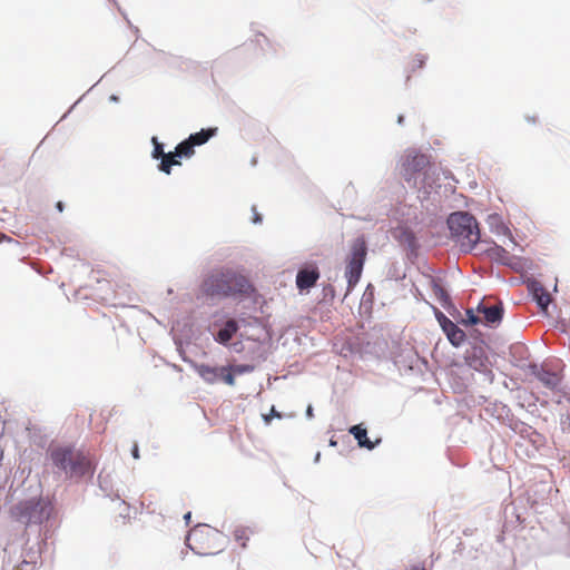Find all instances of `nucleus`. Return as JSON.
<instances>
[{
    "instance_id": "nucleus-30",
    "label": "nucleus",
    "mask_w": 570,
    "mask_h": 570,
    "mask_svg": "<svg viewBox=\"0 0 570 570\" xmlns=\"http://www.w3.org/2000/svg\"><path fill=\"white\" fill-rule=\"evenodd\" d=\"M253 222H254L255 224H258V223H261V222H262V217H261V215H259L258 213H256V212L254 213Z\"/></svg>"
},
{
    "instance_id": "nucleus-32",
    "label": "nucleus",
    "mask_w": 570,
    "mask_h": 570,
    "mask_svg": "<svg viewBox=\"0 0 570 570\" xmlns=\"http://www.w3.org/2000/svg\"><path fill=\"white\" fill-rule=\"evenodd\" d=\"M3 240H8V242H10V240H11V238H10V237H8L7 235H4V234H1V233H0V243H1V242H3Z\"/></svg>"
},
{
    "instance_id": "nucleus-22",
    "label": "nucleus",
    "mask_w": 570,
    "mask_h": 570,
    "mask_svg": "<svg viewBox=\"0 0 570 570\" xmlns=\"http://www.w3.org/2000/svg\"><path fill=\"white\" fill-rule=\"evenodd\" d=\"M235 373L230 371V366L220 367V374L219 379L223 380L227 385L234 386L235 385Z\"/></svg>"
},
{
    "instance_id": "nucleus-28",
    "label": "nucleus",
    "mask_w": 570,
    "mask_h": 570,
    "mask_svg": "<svg viewBox=\"0 0 570 570\" xmlns=\"http://www.w3.org/2000/svg\"><path fill=\"white\" fill-rule=\"evenodd\" d=\"M433 292L439 297L445 296L444 289L436 283H433Z\"/></svg>"
},
{
    "instance_id": "nucleus-6",
    "label": "nucleus",
    "mask_w": 570,
    "mask_h": 570,
    "mask_svg": "<svg viewBox=\"0 0 570 570\" xmlns=\"http://www.w3.org/2000/svg\"><path fill=\"white\" fill-rule=\"evenodd\" d=\"M367 256V243L365 237L358 236L350 244V249L345 258V278L347 281V293H350L358 283Z\"/></svg>"
},
{
    "instance_id": "nucleus-13",
    "label": "nucleus",
    "mask_w": 570,
    "mask_h": 570,
    "mask_svg": "<svg viewBox=\"0 0 570 570\" xmlns=\"http://www.w3.org/2000/svg\"><path fill=\"white\" fill-rule=\"evenodd\" d=\"M237 330L238 325L236 321L229 320L226 322L225 326L218 331L215 340L220 344H226L233 338Z\"/></svg>"
},
{
    "instance_id": "nucleus-14",
    "label": "nucleus",
    "mask_w": 570,
    "mask_h": 570,
    "mask_svg": "<svg viewBox=\"0 0 570 570\" xmlns=\"http://www.w3.org/2000/svg\"><path fill=\"white\" fill-rule=\"evenodd\" d=\"M531 289L537 304L546 311L551 302L550 294L539 283H533Z\"/></svg>"
},
{
    "instance_id": "nucleus-36",
    "label": "nucleus",
    "mask_w": 570,
    "mask_h": 570,
    "mask_svg": "<svg viewBox=\"0 0 570 570\" xmlns=\"http://www.w3.org/2000/svg\"><path fill=\"white\" fill-rule=\"evenodd\" d=\"M403 120H404V117H403V116H399V118H397V122H399V124H403Z\"/></svg>"
},
{
    "instance_id": "nucleus-18",
    "label": "nucleus",
    "mask_w": 570,
    "mask_h": 570,
    "mask_svg": "<svg viewBox=\"0 0 570 570\" xmlns=\"http://www.w3.org/2000/svg\"><path fill=\"white\" fill-rule=\"evenodd\" d=\"M252 534H253V531L248 527H237V528H235V530L233 532L235 541L242 548H246L247 541L249 540Z\"/></svg>"
},
{
    "instance_id": "nucleus-24",
    "label": "nucleus",
    "mask_w": 570,
    "mask_h": 570,
    "mask_svg": "<svg viewBox=\"0 0 570 570\" xmlns=\"http://www.w3.org/2000/svg\"><path fill=\"white\" fill-rule=\"evenodd\" d=\"M230 371L236 375H240L244 373H249L254 371V366L249 364H239L230 366Z\"/></svg>"
},
{
    "instance_id": "nucleus-10",
    "label": "nucleus",
    "mask_w": 570,
    "mask_h": 570,
    "mask_svg": "<svg viewBox=\"0 0 570 570\" xmlns=\"http://www.w3.org/2000/svg\"><path fill=\"white\" fill-rule=\"evenodd\" d=\"M478 312L483 315L488 324H498L501 322L503 316V307L501 303L490 306L481 303L478 306Z\"/></svg>"
},
{
    "instance_id": "nucleus-33",
    "label": "nucleus",
    "mask_w": 570,
    "mask_h": 570,
    "mask_svg": "<svg viewBox=\"0 0 570 570\" xmlns=\"http://www.w3.org/2000/svg\"><path fill=\"white\" fill-rule=\"evenodd\" d=\"M410 570H426L424 566H413Z\"/></svg>"
},
{
    "instance_id": "nucleus-21",
    "label": "nucleus",
    "mask_w": 570,
    "mask_h": 570,
    "mask_svg": "<svg viewBox=\"0 0 570 570\" xmlns=\"http://www.w3.org/2000/svg\"><path fill=\"white\" fill-rule=\"evenodd\" d=\"M539 380L548 387H556L558 386L560 379L557 374L550 373V372H542L538 375Z\"/></svg>"
},
{
    "instance_id": "nucleus-9",
    "label": "nucleus",
    "mask_w": 570,
    "mask_h": 570,
    "mask_svg": "<svg viewBox=\"0 0 570 570\" xmlns=\"http://www.w3.org/2000/svg\"><path fill=\"white\" fill-rule=\"evenodd\" d=\"M318 278H320L318 267L314 264L307 265L297 272L296 286L301 292L308 291L313 286H315Z\"/></svg>"
},
{
    "instance_id": "nucleus-16",
    "label": "nucleus",
    "mask_w": 570,
    "mask_h": 570,
    "mask_svg": "<svg viewBox=\"0 0 570 570\" xmlns=\"http://www.w3.org/2000/svg\"><path fill=\"white\" fill-rule=\"evenodd\" d=\"M217 132V128L202 129L198 132L191 134L188 139L195 146H202L206 144Z\"/></svg>"
},
{
    "instance_id": "nucleus-31",
    "label": "nucleus",
    "mask_w": 570,
    "mask_h": 570,
    "mask_svg": "<svg viewBox=\"0 0 570 570\" xmlns=\"http://www.w3.org/2000/svg\"><path fill=\"white\" fill-rule=\"evenodd\" d=\"M416 61H417V67H419V68L423 67V65H424V60H423V58H422V57H417V58H416Z\"/></svg>"
},
{
    "instance_id": "nucleus-15",
    "label": "nucleus",
    "mask_w": 570,
    "mask_h": 570,
    "mask_svg": "<svg viewBox=\"0 0 570 570\" xmlns=\"http://www.w3.org/2000/svg\"><path fill=\"white\" fill-rule=\"evenodd\" d=\"M196 371L199 376L208 383H215L219 380L220 367H212L209 365L200 364L196 367Z\"/></svg>"
},
{
    "instance_id": "nucleus-4",
    "label": "nucleus",
    "mask_w": 570,
    "mask_h": 570,
    "mask_svg": "<svg viewBox=\"0 0 570 570\" xmlns=\"http://www.w3.org/2000/svg\"><path fill=\"white\" fill-rule=\"evenodd\" d=\"M448 226L451 237L463 252L472 250L480 240L479 224L468 213L456 212L451 214L448 218Z\"/></svg>"
},
{
    "instance_id": "nucleus-26",
    "label": "nucleus",
    "mask_w": 570,
    "mask_h": 570,
    "mask_svg": "<svg viewBox=\"0 0 570 570\" xmlns=\"http://www.w3.org/2000/svg\"><path fill=\"white\" fill-rule=\"evenodd\" d=\"M153 142H154L153 157L154 158L163 157L165 155L163 145L157 141L156 137L153 138Z\"/></svg>"
},
{
    "instance_id": "nucleus-25",
    "label": "nucleus",
    "mask_w": 570,
    "mask_h": 570,
    "mask_svg": "<svg viewBox=\"0 0 570 570\" xmlns=\"http://www.w3.org/2000/svg\"><path fill=\"white\" fill-rule=\"evenodd\" d=\"M465 315L466 318L463 321L465 325H476L481 322L480 317L472 309H468Z\"/></svg>"
},
{
    "instance_id": "nucleus-11",
    "label": "nucleus",
    "mask_w": 570,
    "mask_h": 570,
    "mask_svg": "<svg viewBox=\"0 0 570 570\" xmlns=\"http://www.w3.org/2000/svg\"><path fill=\"white\" fill-rule=\"evenodd\" d=\"M466 363L475 371L483 372L488 368V358L481 348H473L466 356Z\"/></svg>"
},
{
    "instance_id": "nucleus-23",
    "label": "nucleus",
    "mask_w": 570,
    "mask_h": 570,
    "mask_svg": "<svg viewBox=\"0 0 570 570\" xmlns=\"http://www.w3.org/2000/svg\"><path fill=\"white\" fill-rule=\"evenodd\" d=\"M97 282H98V284H102L104 285L102 287H106V291L99 295V298L101 301L111 299L115 296V292L112 289L111 283L107 279H104V281L98 279Z\"/></svg>"
},
{
    "instance_id": "nucleus-27",
    "label": "nucleus",
    "mask_w": 570,
    "mask_h": 570,
    "mask_svg": "<svg viewBox=\"0 0 570 570\" xmlns=\"http://www.w3.org/2000/svg\"><path fill=\"white\" fill-rule=\"evenodd\" d=\"M273 417L281 419L282 414L275 410L274 406H272L269 414L263 415V419L266 424H269Z\"/></svg>"
},
{
    "instance_id": "nucleus-17",
    "label": "nucleus",
    "mask_w": 570,
    "mask_h": 570,
    "mask_svg": "<svg viewBox=\"0 0 570 570\" xmlns=\"http://www.w3.org/2000/svg\"><path fill=\"white\" fill-rule=\"evenodd\" d=\"M488 254L491 258L503 265H510L511 263L510 253L504 247L499 246L497 244H494L492 247L488 249Z\"/></svg>"
},
{
    "instance_id": "nucleus-12",
    "label": "nucleus",
    "mask_w": 570,
    "mask_h": 570,
    "mask_svg": "<svg viewBox=\"0 0 570 570\" xmlns=\"http://www.w3.org/2000/svg\"><path fill=\"white\" fill-rule=\"evenodd\" d=\"M350 433L357 440V443L361 448H366L368 450H373L377 443H380V440H376L375 442H372L367 438V431L364 429L361 424L353 425L350 429Z\"/></svg>"
},
{
    "instance_id": "nucleus-2",
    "label": "nucleus",
    "mask_w": 570,
    "mask_h": 570,
    "mask_svg": "<svg viewBox=\"0 0 570 570\" xmlns=\"http://www.w3.org/2000/svg\"><path fill=\"white\" fill-rule=\"evenodd\" d=\"M400 175L417 191L429 195L435 185V168L430 157L414 149H407L400 159Z\"/></svg>"
},
{
    "instance_id": "nucleus-34",
    "label": "nucleus",
    "mask_w": 570,
    "mask_h": 570,
    "mask_svg": "<svg viewBox=\"0 0 570 570\" xmlns=\"http://www.w3.org/2000/svg\"><path fill=\"white\" fill-rule=\"evenodd\" d=\"M56 207H57V209H58L59 212H62V210H63V204H62V202H58V203H57V205H56Z\"/></svg>"
},
{
    "instance_id": "nucleus-20",
    "label": "nucleus",
    "mask_w": 570,
    "mask_h": 570,
    "mask_svg": "<svg viewBox=\"0 0 570 570\" xmlns=\"http://www.w3.org/2000/svg\"><path fill=\"white\" fill-rule=\"evenodd\" d=\"M194 145L189 142V139L181 141L175 148V155L177 157H186L189 158L194 155Z\"/></svg>"
},
{
    "instance_id": "nucleus-3",
    "label": "nucleus",
    "mask_w": 570,
    "mask_h": 570,
    "mask_svg": "<svg viewBox=\"0 0 570 570\" xmlns=\"http://www.w3.org/2000/svg\"><path fill=\"white\" fill-rule=\"evenodd\" d=\"M52 465L68 479L81 478L89 473V459L79 450L68 445H58L49 450Z\"/></svg>"
},
{
    "instance_id": "nucleus-8",
    "label": "nucleus",
    "mask_w": 570,
    "mask_h": 570,
    "mask_svg": "<svg viewBox=\"0 0 570 570\" xmlns=\"http://www.w3.org/2000/svg\"><path fill=\"white\" fill-rule=\"evenodd\" d=\"M439 323L453 346H460L465 341V333L443 313L438 315Z\"/></svg>"
},
{
    "instance_id": "nucleus-5",
    "label": "nucleus",
    "mask_w": 570,
    "mask_h": 570,
    "mask_svg": "<svg viewBox=\"0 0 570 570\" xmlns=\"http://www.w3.org/2000/svg\"><path fill=\"white\" fill-rule=\"evenodd\" d=\"M186 542L195 553L212 556L224 549L225 535L213 527L198 524L189 531Z\"/></svg>"
},
{
    "instance_id": "nucleus-35",
    "label": "nucleus",
    "mask_w": 570,
    "mask_h": 570,
    "mask_svg": "<svg viewBox=\"0 0 570 570\" xmlns=\"http://www.w3.org/2000/svg\"><path fill=\"white\" fill-rule=\"evenodd\" d=\"M191 518V513L190 512H187L185 515H184V519L186 520V522L188 523L189 520Z\"/></svg>"
},
{
    "instance_id": "nucleus-7",
    "label": "nucleus",
    "mask_w": 570,
    "mask_h": 570,
    "mask_svg": "<svg viewBox=\"0 0 570 570\" xmlns=\"http://www.w3.org/2000/svg\"><path fill=\"white\" fill-rule=\"evenodd\" d=\"M50 512V505L41 500L21 502L16 507L18 520L26 524H40L49 518Z\"/></svg>"
},
{
    "instance_id": "nucleus-1",
    "label": "nucleus",
    "mask_w": 570,
    "mask_h": 570,
    "mask_svg": "<svg viewBox=\"0 0 570 570\" xmlns=\"http://www.w3.org/2000/svg\"><path fill=\"white\" fill-rule=\"evenodd\" d=\"M254 291L245 275L229 267L212 271L200 285L202 294L212 298L248 297Z\"/></svg>"
},
{
    "instance_id": "nucleus-29",
    "label": "nucleus",
    "mask_w": 570,
    "mask_h": 570,
    "mask_svg": "<svg viewBox=\"0 0 570 570\" xmlns=\"http://www.w3.org/2000/svg\"><path fill=\"white\" fill-rule=\"evenodd\" d=\"M132 456L135 459H139V451H138V445L135 444L134 448H132Z\"/></svg>"
},
{
    "instance_id": "nucleus-19",
    "label": "nucleus",
    "mask_w": 570,
    "mask_h": 570,
    "mask_svg": "<svg viewBox=\"0 0 570 570\" xmlns=\"http://www.w3.org/2000/svg\"><path fill=\"white\" fill-rule=\"evenodd\" d=\"M175 153L165 154L161 157V163L159 165V169L166 174H170L171 166L180 165V161L176 159Z\"/></svg>"
}]
</instances>
